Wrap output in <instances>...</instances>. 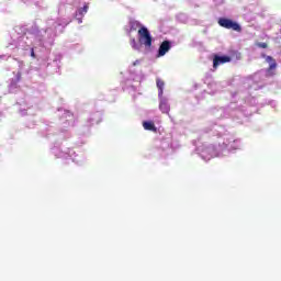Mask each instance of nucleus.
<instances>
[{
	"label": "nucleus",
	"instance_id": "f257e3e1",
	"mask_svg": "<svg viewBox=\"0 0 281 281\" xmlns=\"http://www.w3.org/2000/svg\"><path fill=\"white\" fill-rule=\"evenodd\" d=\"M218 26L224 27L225 30H233V32H243V27L238 22L233 21L232 19L227 18H220L218 21Z\"/></svg>",
	"mask_w": 281,
	"mask_h": 281
},
{
	"label": "nucleus",
	"instance_id": "f03ea898",
	"mask_svg": "<svg viewBox=\"0 0 281 281\" xmlns=\"http://www.w3.org/2000/svg\"><path fill=\"white\" fill-rule=\"evenodd\" d=\"M138 41L142 45H145V47H153V36L146 26H140L138 30Z\"/></svg>",
	"mask_w": 281,
	"mask_h": 281
},
{
	"label": "nucleus",
	"instance_id": "7ed1b4c3",
	"mask_svg": "<svg viewBox=\"0 0 281 281\" xmlns=\"http://www.w3.org/2000/svg\"><path fill=\"white\" fill-rule=\"evenodd\" d=\"M263 58H266V61H268L270 65L267 68V76L271 77V76H276V69L278 68V63H276L274 58L271 56H265Z\"/></svg>",
	"mask_w": 281,
	"mask_h": 281
},
{
	"label": "nucleus",
	"instance_id": "20e7f679",
	"mask_svg": "<svg viewBox=\"0 0 281 281\" xmlns=\"http://www.w3.org/2000/svg\"><path fill=\"white\" fill-rule=\"evenodd\" d=\"M225 63H232V57L229 56H213V68L217 69L220 65H225Z\"/></svg>",
	"mask_w": 281,
	"mask_h": 281
},
{
	"label": "nucleus",
	"instance_id": "39448f33",
	"mask_svg": "<svg viewBox=\"0 0 281 281\" xmlns=\"http://www.w3.org/2000/svg\"><path fill=\"white\" fill-rule=\"evenodd\" d=\"M171 47L172 45L170 41H164L158 48V58H161V56H166V54L170 52Z\"/></svg>",
	"mask_w": 281,
	"mask_h": 281
},
{
	"label": "nucleus",
	"instance_id": "423d86ee",
	"mask_svg": "<svg viewBox=\"0 0 281 281\" xmlns=\"http://www.w3.org/2000/svg\"><path fill=\"white\" fill-rule=\"evenodd\" d=\"M143 127L145 128V131H151L153 133H157V126H155V123L153 121L143 122Z\"/></svg>",
	"mask_w": 281,
	"mask_h": 281
},
{
	"label": "nucleus",
	"instance_id": "0eeeda50",
	"mask_svg": "<svg viewBox=\"0 0 281 281\" xmlns=\"http://www.w3.org/2000/svg\"><path fill=\"white\" fill-rule=\"evenodd\" d=\"M156 85H157V88H158V95H164V87H165V82H164V80H161V79H157L156 80Z\"/></svg>",
	"mask_w": 281,
	"mask_h": 281
},
{
	"label": "nucleus",
	"instance_id": "6e6552de",
	"mask_svg": "<svg viewBox=\"0 0 281 281\" xmlns=\"http://www.w3.org/2000/svg\"><path fill=\"white\" fill-rule=\"evenodd\" d=\"M159 109L160 111H162V113H168V111H170V105H168L166 101H161L159 104Z\"/></svg>",
	"mask_w": 281,
	"mask_h": 281
},
{
	"label": "nucleus",
	"instance_id": "1a4fd4ad",
	"mask_svg": "<svg viewBox=\"0 0 281 281\" xmlns=\"http://www.w3.org/2000/svg\"><path fill=\"white\" fill-rule=\"evenodd\" d=\"M130 45H131L134 49L139 50V45L137 44V41H136L135 38H132V40L130 41Z\"/></svg>",
	"mask_w": 281,
	"mask_h": 281
},
{
	"label": "nucleus",
	"instance_id": "9d476101",
	"mask_svg": "<svg viewBox=\"0 0 281 281\" xmlns=\"http://www.w3.org/2000/svg\"><path fill=\"white\" fill-rule=\"evenodd\" d=\"M88 10H89V5L85 4L83 8L78 10V12L79 14L82 15V14H87Z\"/></svg>",
	"mask_w": 281,
	"mask_h": 281
},
{
	"label": "nucleus",
	"instance_id": "9b49d317",
	"mask_svg": "<svg viewBox=\"0 0 281 281\" xmlns=\"http://www.w3.org/2000/svg\"><path fill=\"white\" fill-rule=\"evenodd\" d=\"M21 78H22V74H21V71H18L16 75H15V82H14V85H18V82H21Z\"/></svg>",
	"mask_w": 281,
	"mask_h": 281
},
{
	"label": "nucleus",
	"instance_id": "f8f14e48",
	"mask_svg": "<svg viewBox=\"0 0 281 281\" xmlns=\"http://www.w3.org/2000/svg\"><path fill=\"white\" fill-rule=\"evenodd\" d=\"M257 47H260L261 49H267V47H269V45H267V43H258Z\"/></svg>",
	"mask_w": 281,
	"mask_h": 281
},
{
	"label": "nucleus",
	"instance_id": "ddd939ff",
	"mask_svg": "<svg viewBox=\"0 0 281 281\" xmlns=\"http://www.w3.org/2000/svg\"><path fill=\"white\" fill-rule=\"evenodd\" d=\"M31 56H32V58H36V55L34 54V49H32Z\"/></svg>",
	"mask_w": 281,
	"mask_h": 281
},
{
	"label": "nucleus",
	"instance_id": "4468645a",
	"mask_svg": "<svg viewBox=\"0 0 281 281\" xmlns=\"http://www.w3.org/2000/svg\"><path fill=\"white\" fill-rule=\"evenodd\" d=\"M136 65H139V60H136L133 63V66L136 67Z\"/></svg>",
	"mask_w": 281,
	"mask_h": 281
}]
</instances>
